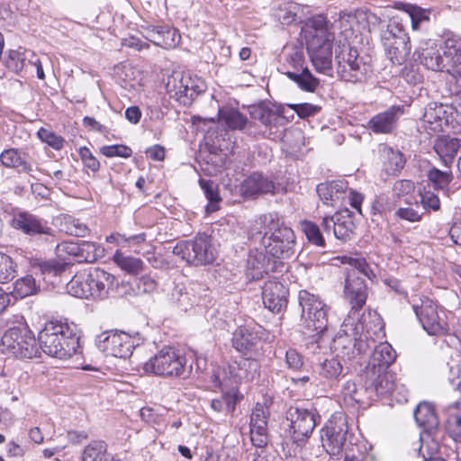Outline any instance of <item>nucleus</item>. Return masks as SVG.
I'll use <instances>...</instances> for the list:
<instances>
[{
	"label": "nucleus",
	"instance_id": "obj_1",
	"mask_svg": "<svg viewBox=\"0 0 461 461\" xmlns=\"http://www.w3.org/2000/svg\"><path fill=\"white\" fill-rule=\"evenodd\" d=\"M38 341L45 354L59 359L70 358L79 348V337L68 323H47L39 332Z\"/></svg>",
	"mask_w": 461,
	"mask_h": 461
},
{
	"label": "nucleus",
	"instance_id": "obj_2",
	"mask_svg": "<svg viewBox=\"0 0 461 461\" xmlns=\"http://www.w3.org/2000/svg\"><path fill=\"white\" fill-rule=\"evenodd\" d=\"M143 369L147 373L164 377H188L191 366H186V358L184 355L171 347H165L144 364Z\"/></svg>",
	"mask_w": 461,
	"mask_h": 461
},
{
	"label": "nucleus",
	"instance_id": "obj_3",
	"mask_svg": "<svg viewBox=\"0 0 461 461\" xmlns=\"http://www.w3.org/2000/svg\"><path fill=\"white\" fill-rule=\"evenodd\" d=\"M335 50L337 71L341 79L347 82H361L372 72L369 62L360 57L357 50L348 43H343Z\"/></svg>",
	"mask_w": 461,
	"mask_h": 461
},
{
	"label": "nucleus",
	"instance_id": "obj_4",
	"mask_svg": "<svg viewBox=\"0 0 461 461\" xmlns=\"http://www.w3.org/2000/svg\"><path fill=\"white\" fill-rule=\"evenodd\" d=\"M299 304L302 308V321L309 332L323 333L328 327V307L319 295L307 290H301L298 294Z\"/></svg>",
	"mask_w": 461,
	"mask_h": 461
},
{
	"label": "nucleus",
	"instance_id": "obj_5",
	"mask_svg": "<svg viewBox=\"0 0 461 461\" xmlns=\"http://www.w3.org/2000/svg\"><path fill=\"white\" fill-rule=\"evenodd\" d=\"M173 254L195 266L210 264L215 258L211 239L205 233L198 234L193 240L178 242L173 249Z\"/></svg>",
	"mask_w": 461,
	"mask_h": 461
},
{
	"label": "nucleus",
	"instance_id": "obj_6",
	"mask_svg": "<svg viewBox=\"0 0 461 461\" xmlns=\"http://www.w3.org/2000/svg\"><path fill=\"white\" fill-rule=\"evenodd\" d=\"M166 90L170 98L188 106L198 95L204 92L205 86L200 78L192 77L181 72H174L167 77Z\"/></svg>",
	"mask_w": 461,
	"mask_h": 461
},
{
	"label": "nucleus",
	"instance_id": "obj_7",
	"mask_svg": "<svg viewBox=\"0 0 461 461\" xmlns=\"http://www.w3.org/2000/svg\"><path fill=\"white\" fill-rule=\"evenodd\" d=\"M412 309L428 334L440 336L447 332L446 314L443 311L438 312V306L431 299L422 296L413 300Z\"/></svg>",
	"mask_w": 461,
	"mask_h": 461
},
{
	"label": "nucleus",
	"instance_id": "obj_8",
	"mask_svg": "<svg viewBox=\"0 0 461 461\" xmlns=\"http://www.w3.org/2000/svg\"><path fill=\"white\" fill-rule=\"evenodd\" d=\"M348 425L342 413H335L321 429V445L330 456H339L347 443Z\"/></svg>",
	"mask_w": 461,
	"mask_h": 461
},
{
	"label": "nucleus",
	"instance_id": "obj_9",
	"mask_svg": "<svg viewBox=\"0 0 461 461\" xmlns=\"http://www.w3.org/2000/svg\"><path fill=\"white\" fill-rule=\"evenodd\" d=\"M270 230V236L267 237V232H266L262 240V245L267 254L276 260L290 258L294 254L295 245L294 230L278 222L271 227Z\"/></svg>",
	"mask_w": 461,
	"mask_h": 461
},
{
	"label": "nucleus",
	"instance_id": "obj_10",
	"mask_svg": "<svg viewBox=\"0 0 461 461\" xmlns=\"http://www.w3.org/2000/svg\"><path fill=\"white\" fill-rule=\"evenodd\" d=\"M4 349L20 358H32L37 356L38 348L32 331L25 327H13L2 337Z\"/></svg>",
	"mask_w": 461,
	"mask_h": 461
},
{
	"label": "nucleus",
	"instance_id": "obj_11",
	"mask_svg": "<svg viewBox=\"0 0 461 461\" xmlns=\"http://www.w3.org/2000/svg\"><path fill=\"white\" fill-rule=\"evenodd\" d=\"M332 40V35L326 29L320 28L315 29L306 41L308 54L319 72H325L331 67Z\"/></svg>",
	"mask_w": 461,
	"mask_h": 461
},
{
	"label": "nucleus",
	"instance_id": "obj_12",
	"mask_svg": "<svg viewBox=\"0 0 461 461\" xmlns=\"http://www.w3.org/2000/svg\"><path fill=\"white\" fill-rule=\"evenodd\" d=\"M422 120L430 130L444 131L445 127L461 123V112L452 105L430 103L425 108Z\"/></svg>",
	"mask_w": 461,
	"mask_h": 461
},
{
	"label": "nucleus",
	"instance_id": "obj_13",
	"mask_svg": "<svg viewBox=\"0 0 461 461\" xmlns=\"http://www.w3.org/2000/svg\"><path fill=\"white\" fill-rule=\"evenodd\" d=\"M317 413L313 409L292 406L287 411V420L290 421V431L296 442L307 439L317 425Z\"/></svg>",
	"mask_w": 461,
	"mask_h": 461
},
{
	"label": "nucleus",
	"instance_id": "obj_14",
	"mask_svg": "<svg viewBox=\"0 0 461 461\" xmlns=\"http://www.w3.org/2000/svg\"><path fill=\"white\" fill-rule=\"evenodd\" d=\"M363 379L366 391L374 393L376 396L386 394L393 396L396 391L404 396L407 392L404 385L396 383L394 375L387 370L364 371Z\"/></svg>",
	"mask_w": 461,
	"mask_h": 461
},
{
	"label": "nucleus",
	"instance_id": "obj_15",
	"mask_svg": "<svg viewBox=\"0 0 461 461\" xmlns=\"http://www.w3.org/2000/svg\"><path fill=\"white\" fill-rule=\"evenodd\" d=\"M404 113L403 105H392L374 115L367 122L366 128L375 134H392L396 131L398 122Z\"/></svg>",
	"mask_w": 461,
	"mask_h": 461
},
{
	"label": "nucleus",
	"instance_id": "obj_16",
	"mask_svg": "<svg viewBox=\"0 0 461 461\" xmlns=\"http://www.w3.org/2000/svg\"><path fill=\"white\" fill-rule=\"evenodd\" d=\"M283 267L285 265L282 261L273 259L264 249V251H258L249 256L246 276L250 280H258L269 272H281Z\"/></svg>",
	"mask_w": 461,
	"mask_h": 461
},
{
	"label": "nucleus",
	"instance_id": "obj_17",
	"mask_svg": "<svg viewBox=\"0 0 461 461\" xmlns=\"http://www.w3.org/2000/svg\"><path fill=\"white\" fill-rule=\"evenodd\" d=\"M98 347L106 354L115 357L126 358L132 353L133 341L131 337L122 331H109L105 333Z\"/></svg>",
	"mask_w": 461,
	"mask_h": 461
},
{
	"label": "nucleus",
	"instance_id": "obj_18",
	"mask_svg": "<svg viewBox=\"0 0 461 461\" xmlns=\"http://www.w3.org/2000/svg\"><path fill=\"white\" fill-rule=\"evenodd\" d=\"M357 272H348L345 279L344 298L351 306V312L361 309L367 299V287L362 276Z\"/></svg>",
	"mask_w": 461,
	"mask_h": 461
},
{
	"label": "nucleus",
	"instance_id": "obj_19",
	"mask_svg": "<svg viewBox=\"0 0 461 461\" xmlns=\"http://www.w3.org/2000/svg\"><path fill=\"white\" fill-rule=\"evenodd\" d=\"M11 225L13 228L30 236L52 235L53 233V230L48 226L46 221L28 212L15 213L11 221Z\"/></svg>",
	"mask_w": 461,
	"mask_h": 461
},
{
	"label": "nucleus",
	"instance_id": "obj_20",
	"mask_svg": "<svg viewBox=\"0 0 461 461\" xmlns=\"http://www.w3.org/2000/svg\"><path fill=\"white\" fill-rule=\"evenodd\" d=\"M239 193L246 198H257L266 194H273L276 188L274 181L262 173L254 172L239 185Z\"/></svg>",
	"mask_w": 461,
	"mask_h": 461
},
{
	"label": "nucleus",
	"instance_id": "obj_21",
	"mask_svg": "<svg viewBox=\"0 0 461 461\" xmlns=\"http://www.w3.org/2000/svg\"><path fill=\"white\" fill-rule=\"evenodd\" d=\"M288 289L276 280H268L262 288V299L266 308L273 312H280L287 304Z\"/></svg>",
	"mask_w": 461,
	"mask_h": 461
},
{
	"label": "nucleus",
	"instance_id": "obj_22",
	"mask_svg": "<svg viewBox=\"0 0 461 461\" xmlns=\"http://www.w3.org/2000/svg\"><path fill=\"white\" fill-rule=\"evenodd\" d=\"M384 38V46L386 55L393 64L402 65L409 58L411 45L409 37L405 34L396 36L388 31Z\"/></svg>",
	"mask_w": 461,
	"mask_h": 461
},
{
	"label": "nucleus",
	"instance_id": "obj_23",
	"mask_svg": "<svg viewBox=\"0 0 461 461\" xmlns=\"http://www.w3.org/2000/svg\"><path fill=\"white\" fill-rule=\"evenodd\" d=\"M144 37L163 49L176 47L181 39L177 30L167 25H149L144 28Z\"/></svg>",
	"mask_w": 461,
	"mask_h": 461
},
{
	"label": "nucleus",
	"instance_id": "obj_24",
	"mask_svg": "<svg viewBox=\"0 0 461 461\" xmlns=\"http://www.w3.org/2000/svg\"><path fill=\"white\" fill-rule=\"evenodd\" d=\"M444 59L442 46L437 45L432 41H427L425 47L419 52L420 62L432 71L447 72V64Z\"/></svg>",
	"mask_w": 461,
	"mask_h": 461
},
{
	"label": "nucleus",
	"instance_id": "obj_25",
	"mask_svg": "<svg viewBox=\"0 0 461 461\" xmlns=\"http://www.w3.org/2000/svg\"><path fill=\"white\" fill-rule=\"evenodd\" d=\"M395 359L396 352L393 347L388 342H382L375 345L364 371L387 370Z\"/></svg>",
	"mask_w": 461,
	"mask_h": 461
},
{
	"label": "nucleus",
	"instance_id": "obj_26",
	"mask_svg": "<svg viewBox=\"0 0 461 461\" xmlns=\"http://www.w3.org/2000/svg\"><path fill=\"white\" fill-rule=\"evenodd\" d=\"M229 372L235 383L253 381L259 374V363L253 358H240L229 365Z\"/></svg>",
	"mask_w": 461,
	"mask_h": 461
},
{
	"label": "nucleus",
	"instance_id": "obj_27",
	"mask_svg": "<svg viewBox=\"0 0 461 461\" xmlns=\"http://www.w3.org/2000/svg\"><path fill=\"white\" fill-rule=\"evenodd\" d=\"M86 275H89L90 278L95 275L99 279H102L98 284L92 281L87 282L91 288L90 298L94 299H104L107 297L109 291L114 289L117 286V280L115 276L100 268H91L86 270Z\"/></svg>",
	"mask_w": 461,
	"mask_h": 461
},
{
	"label": "nucleus",
	"instance_id": "obj_28",
	"mask_svg": "<svg viewBox=\"0 0 461 461\" xmlns=\"http://www.w3.org/2000/svg\"><path fill=\"white\" fill-rule=\"evenodd\" d=\"M316 191L325 204L335 206L346 199L348 185L342 180L330 181L318 185Z\"/></svg>",
	"mask_w": 461,
	"mask_h": 461
},
{
	"label": "nucleus",
	"instance_id": "obj_29",
	"mask_svg": "<svg viewBox=\"0 0 461 461\" xmlns=\"http://www.w3.org/2000/svg\"><path fill=\"white\" fill-rule=\"evenodd\" d=\"M460 149V140L449 136L438 137L434 144V150L439 157L442 164L450 167L458 150Z\"/></svg>",
	"mask_w": 461,
	"mask_h": 461
},
{
	"label": "nucleus",
	"instance_id": "obj_30",
	"mask_svg": "<svg viewBox=\"0 0 461 461\" xmlns=\"http://www.w3.org/2000/svg\"><path fill=\"white\" fill-rule=\"evenodd\" d=\"M334 221V237L342 241L350 240L356 228L352 212L347 208L341 209L335 212Z\"/></svg>",
	"mask_w": 461,
	"mask_h": 461
},
{
	"label": "nucleus",
	"instance_id": "obj_31",
	"mask_svg": "<svg viewBox=\"0 0 461 461\" xmlns=\"http://www.w3.org/2000/svg\"><path fill=\"white\" fill-rule=\"evenodd\" d=\"M94 278H90L89 275H86V269L81 270L71 278L67 284V291L69 294L77 297L88 299L91 296V288L87 282L94 281L96 284H101V280L97 276H94Z\"/></svg>",
	"mask_w": 461,
	"mask_h": 461
},
{
	"label": "nucleus",
	"instance_id": "obj_32",
	"mask_svg": "<svg viewBox=\"0 0 461 461\" xmlns=\"http://www.w3.org/2000/svg\"><path fill=\"white\" fill-rule=\"evenodd\" d=\"M249 115L251 119L258 121L267 129L276 127L280 120V112L273 109L269 104L259 103L249 106Z\"/></svg>",
	"mask_w": 461,
	"mask_h": 461
},
{
	"label": "nucleus",
	"instance_id": "obj_33",
	"mask_svg": "<svg viewBox=\"0 0 461 461\" xmlns=\"http://www.w3.org/2000/svg\"><path fill=\"white\" fill-rule=\"evenodd\" d=\"M378 152L384 170L388 174L395 175L403 167L405 160L401 151L394 150L387 144H380Z\"/></svg>",
	"mask_w": 461,
	"mask_h": 461
},
{
	"label": "nucleus",
	"instance_id": "obj_34",
	"mask_svg": "<svg viewBox=\"0 0 461 461\" xmlns=\"http://www.w3.org/2000/svg\"><path fill=\"white\" fill-rule=\"evenodd\" d=\"M331 348L336 353L337 357L348 361L356 359L354 337L348 334L347 330L338 332L332 340Z\"/></svg>",
	"mask_w": 461,
	"mask_h": 461
},
{
	"label": "nucleus",
	"instance_id": "obj_35",
	"mask_svg": "<svg viewBox=\"0 0 461 461\" xmlns=\"http://www.w3.org/2000/svg\"><path fill=\"white\" fill-rule=\"evenodd\" d=\"M443 55L447 71L453 69H461V38L456 36L447 37L442 46Z\"/></svg>",
	"mask_w": 461,
	"mask_h": 461
},
{
	"label": "nucleus",
	"instance_id": "obj_36",
	"mask_svg": "<svg viewBox=\"0 0 461 461\" xmlns=\"http://www.w3.org/2000/svg\"><path fill=\"white\" fill-rule=\"evenodd\" d=\"M414 419L420 427H423L429 433L436 429L438 419L432 403L420 402L414 411Z\"/></svg>",
	"mask_w": 461,
	"mask_h": 461
},
{
	"label": "nucleus",
	"instance_id": "obj_37",
	"mask_svg": "<svg viewBox=\"0 0 461 461\" xmlns=\"http://www.w3.org/2000/svg\"><path fill=\"white\" fill-rule=\"evenodd\" d=\"M220 120L230 130L243 131L247 130L249 134L252 133L251 126L246 116L239 110L233 108L221 109L219 111Z\"/></svg>",
	"mask_w": 461,
	"mask_h": 461
},
{
	"label": "nucleus",
	"instance_id": "obj_38",
	"mask_svg": "<svg viewBox=\"0 0 461 461\" xmlns=\"http://www.w3.org/2000/svg\"><path fill=\"white\" fill-rule=\"evenodd\" d=\"M67 267V263L56 259L36 260L32 264V271L36 276L41 275L43 280L47 281L48 278L57 276L63 273Z\"/></svg>",
	"mask_w": 461,
	"mask_h": 461
},
{
	"label": "nucleus",
	"instance_id": "obj_39",
	"mask_svg": "<svg viewBox=\"0 0 461 461\" xmlns=\"http://www.w3.org/2000/svg\"><path fill=\"white\" fill-rule=\"evenodd\" d=\"M113 261L123 271L130 275H139L144 270V262L138 258L126 256L122 251L116 250Z\"/></svg>",
	"mask_w": 461,
	"mask_h": 461
},
{
	"label": "nucleus",
	"instance_id": "obj_40",
	"mask_svg": "<svg viewBox=\"0 0 461 461\" xmlns=\"http://www.w3.org/2000/svg\"><path fill=\"white\" fill-rule=\"evenodd\" d=\"M445 428L455 442H461V402L448 409Z\"/></svg>",
	"mask_w": 461,
	"mask_h": 461
},
{
	"label": "nucleus",
	"instance_id": "obj_41",
	"mask_svg": "<svg viewBox=\"0 0 461 461\" xmlns=\"http://www.w3.org/2000/svg\"><path fill=\"white\" fill-rule=\"evenodd\" d=\"M285 74L289 79L295 82L302 90L306 92H314L320 85V80L313 77L307 68L300 72H290L288 70Z\"/></svg>",
	"mask_w": 461,
	"mask_h": 461
},
{
	"label": "nucleus",
	"instance_id": "obj_42",
	"mask_svg": "<svg viewBox=\"0 0 461 461\" xmlns=\"http://www.w3.org/2000/svg\"><path fill=\"white\" fill-rule=\"evenodd\" d=\"M319 376L330 384L338 381L343 372V366L337 358L325 359L320 363L317 368Z\"/></svg>",
	"mask_w": 461,
	"mask_h": 461
},
{
	"label": "nucleus",
	"instance_id": "obj_43",
	"mask_svg": "<svg viewBox=\"0 0 461 461\" xmlns=\"http://www.w3.org/2000/svg\"><path fill=\"white\" fill-rule=\"evenodd\" d=\"M2 164L6 167H17L24 173H30L32 166L20 155L17 149H9L2 152L0 156Z\"/></svg>",
	"mask_w": 461,
	"mask_h": 461
},
{
	"label": "nucleus",
	"instance_id": "obj_44",
	"mask_svg": "<svg viewBox=\"0 0 461 461\" xmlns=\"http://www.w3.org/2000/svg\"><path fill=\"white\" fill-rule=\"evenodd\" d=\"M257 337L246 330L239 329L233 334L232 346L240 353H247L253 350Z\"/></svg>",
	"mask_w": 461,
	"mask_h": 461
},
{
	"label": "nucleus",
	"instance_id": "obj_45",
	"mask_svg": "<svg viewBox=\"0 0 461 461\" xmlns=\"http://www.w3.org/2000/svg\"><path fill=\"white\" fill-rule=\"evenodd\" d=\"M199 185L204 193L205 197L209 201V204L206 206L208 212H212L218 210L217 203L221 201L219 194L218 185L211 179L201 178Z\"/></svg>",
	"mask_w": 461,
	"mask_h": 461
},
{
	"label": "nucleus",
	"instance_id": "obj_46",
	"mask_svg": "<svg viewBox=\"0 0 461 461\" xmlns=\"http://www.w3.org/2000/svg\"><path fill=\"white\" fill-rule=\"evenodd\" d=\"M107 445L103 440L91 441L82 452V461H104Z\"/></svg>",
	"mask_w": 461,
	"mask_h": 461
},
{
	"label": "nucleus",
	"instance_id": "obj_47",
	"mask_svg": "<svg viewBox=\"0 0 461 461\" xmlns=\"http://www.w3.org/2000/svg\"><path fill=\"white\" fill-rule=\"evenodd\" d=\"M39 290V285L32 275H27L14 283V294L16 297L25 298L27 296L35 294Z\"/></svg>",
	"mask_w": 461,
	"mask_h": 461
},
{
	"label": "nucleus",
	"instance_id": "obj_48",
	"mask_svg": "<svg viewBox=\"0 0 461 461\" xmlns=\"http://www.w3.org/2000/svg\"><path fill=\"white\" fill-rule=\"evenodd\" d=\"M447 74L444 90L447 95L456 97L461 104V69L456 68L453 71H447Z\"/></svg>",
	"mask_w": 461,
	"mask_h": 461
},
{
	"label": "nucleus",
	"instance_id": "obj_49",
	"mask_svg": "<svg viewBox=\"0 0 461 461\" xmlns=\"http://www.w3.org/2000/svg\"><path fill=\"white\" fill-rule=\"evenodd\" d=\"M427 176L436 190H446L453 180V175L451 171H441L437 167L430 168L428 171Z\"/></svg>",
	"mask_w": 461,
	"mask_h": 461
},
{
	"label": "nucleus",
	"instance_id": "obj_50",
	"mask_svg": "<svg viewBox=\"0 0 461 461\" xmlns=\"http://www.w3.org/2000/svg\"><path fill=\"white\" fill-rule=\"evenodd\" d=\"M62 227L66 233L76 237H86L89 233L86 224L69 215L63 218Z\"/></svg>",
	"mask_w": 461,
	"mask_h": 461
},
{
	"label": "nucleus",
	"instance_id": "obj_51",
	"mask_svg": "<svg viewBox=\"0 0 461 461\" xmlns=\"http://www.w3.org/2000/svg\"><path fill=\"white\" fill-rule=\"evenodd\" d=\"M16 275V265L12 258L6 254L0 253V283H7L14 279Z\"/></svg>",
	"mask_w": 461,
	"mask_h": 461
},
{
	"label": "nucleus",
	"instance_id": "obj_52",
	"mask_svg": "<svg viewBox=\"0 0 461 461\" xmlns=\"http://www.w3.org/2000/svg\"><path fill=\"white\" fill-rule=\"evenodd\" d=\"M25 53L17 50H10L7 57L5 59L4 63L5 67L14 72L19 73L23 70L25 65Z\"/></svg>",
	"mask_w": 461,
	"mask_h": 461
},
{
	"label": "nucleus",
	"instance_id": "obj_53",
	"mask_svg": "<svg viewBox=\"0 0 461 461\" xmlns=\"http://www.w3.org/2000/svg\"><path fill=\"white\" fill-rule=\"evenodd\" d=\"M302 228L303 231L311 243L319 247L325 246V240L322 234L321 233L320 228L314 222L303 221L302 222Z\"/></svg>",
	"mask_w": 461,
	"mask_h": 461
},
{
	"label": "nucleus",
	"instance_id": "obj_54",
	"mask_svg": "<svg viewBox=\"0 0 461 461\" xmlns=\"http://www.w3.org/2000/svg\"><path fill=\"white\" fill-rule=\"evenodd\" d=\"M395 8L397 10L407 13L410 15L411 20L415 19L418 22L421 23L423 21H429V12L428 10L411 4L397 3Z\"/></svg>",
	"mask_w": 461,
	"mask_h": 461
},
{
	"label": "nucleus",
	"instance_id": "obj_55",
	"mask_svg": "<svg viewBox=\"0 0 461 461\" xmlns=\"http://www.w3.org/2000/svg\"><path fill=\"white\" fill-rule=\"evenodd\" d=\"M157 285L158 284L152 276L144 275L134 281L132 290L138 295L150 294L157 289Z\"/></svg>",
	"mask_w": 461,
	"mask_h": 461
},
{
	"label": "nucleus",
	"instance_id": "obj_56",
	"mask_svg": "<svg viewBox=\"0 0 461 461\" xmlns=\"http://www.w3.org/2000/svg\"><path fill=\"white\" fill-rule=\"evenodd\" d=\"M99 247L93 242L90 241H82L80 242V250H79V262H95L98 257Z\"/></svg>",
	"mask_w": 461,
	"mask_h": 461
},
{
	"label": "nucleus",
	"instance_id": "obj_57",
	"mask_svg": "<svg viewBox=\"0 0 461 461\" xmlns=\"http://www.w3.org/2000/svg\"><path fill=\"white\" fill-rule=\"evenodd\" d=\"M250 429L258 431H267L266 411L260 404H257L251 413Z\"/></svg>",
	"mask_w": 461,
	"mask_h": 461
},
{
	"label": "nucleus",
	"instance_id": "obj_58",
	"mask_svg": "<svg viewBox=\"0 0 461 461\" xmlns=\"http://www.w3.org/2000/svg\"><path fill=\"white\" fill-rule=\"evenodd\" d=\"M38 137L40 140L45 143H47L50 147L59 150L64 147L65 140L57 135L55 132L49 131L44 128H41L38 131Z\"/></svg>",
	"mask_w": 461,
	"mask_h": 461
},
{
	"label": "nucleus",
	"instance_id": "obj_59",
	"mask_svg": "<svg viewBox=\"0 0 461 461\" xmlns=\"http://www.w3.org/2000/svg\"><path fill=\"white\" fill-rule=\"evenodd\" d=\"M354 344L356 346V359L375 347V341L368 331L362 333L357 339L354 337Z\"/></svg>",
	"mask_w": 461,
	"mask_h": 461
},
{
	"label": "nucleus",
	"instance_id": "obj_60",
	"mask_svg": "<svg viewBox=\"0 0 461 461\" xmlns=\"http://www.w3.org/2000/svg\"><path fill=\"white\" fill-rule=\"evenodd\" d=\"M341 393L344 396L345 402L348 404H353L354 402H361L362 399L360 398V392L357 390V384L352 380L346 381L341 389Z\"/></svg>",
	"mask_w": 461,
	"mask_h": 461
},
{
	"label": "nucleus",
	"instance_id": "obj_61",
	"mask_svg": "<svg viewBox=\"0 0 461 461\" xmlns=\"http://www.w3.org/2000/svg\"><path fill=\"white\" fill-rule=\"evenodd\" d=\"M416 209L412 207H401L395 212V215L402 219L411 222H417L421 220L423 212L416 202Z\"/></svg>",
	"mask_w": 461,
	"mask_h": 461
},
{
	"label": "nucleus",
	"instance_id": "obj_62",
	"mask_svg": "<svg viewBox=\"0 0 461 461\" xmlns=\"http://www.w3.org/2000/svg\"><path fill=\"white\" fill-rule=\"evenodd\" d=\"M288 106L302 119L314 116L321 110V106L309 103L291 104H288Z\"/></svg>",
	"mask_w": 461,
	"mask_h": 461
},
{
	"label": "nucleus",
	"instance_id": "obj_63",
	"mask_svg": "<svg viewBox=\"0 0 461 461\" xmlns=\"http://www.w3.org/2000/svg\"><path fill=\"white\" fill-rule=\"evenodd\" d=\"M100 151L107 158H129L131 155V149L125 145L104 146L100 149Z\"/></svg>",
	"mask_w": 461,
	"mask_h": 461
},
{
	"label": "nucleus",
	"instance_id": "obj_64",
	"mask_svg": "<svg viewBox=\"0 0 461 461\" xmlns=\"http://www.w3.org/2000/svg\"><path fill=\"white\" fill-rule=\"evenodd\" d=\"M373 456L371 454L366 452V446H356L355 448H351L345 455L344 461H372Z\"/></svg>",
	"mask_w": 461,
	"mask_h": 461
}]
</instances>
